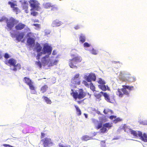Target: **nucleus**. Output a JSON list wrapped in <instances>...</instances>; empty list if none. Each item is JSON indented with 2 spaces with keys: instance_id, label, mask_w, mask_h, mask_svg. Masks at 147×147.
I'll use <instances>...</instances> for the list:
<instances>
[{
  "instance_id": "f257e3e1",
  "label": "nucleus",
  "mask_w": 147,
  "mask_h": 147,
  "mask_svg": "<svg viewBox=\"0 0 147 147\" xmlns=\"http://www.w3.org/2000/svg\"><path fill=\"white\" fill-rule=\"evenodd\" d=\"M6 26L5 28L8 30H11L15 26L17 30H21L24 29L26 25L22 22H19V21L15 18L11 17L9 19L7 18L5 20Z\"/></svg>"
},
{
  "instance_id": "f03ea898",
  "label": "nucleus",
  "mask_w": 147,
  "mask_h": 147,
  "mask_svg": "<svg viewBox=\"0 0 147 147\" xmlns=\"http://www.w3.org/2000/svg\"><path fill=\"white\" fill-rule=\"evenodd\" d=\"M71 91L72 92H71L70 94L76 100L77 98L79 99H82L86 95V93L82 89H79L78 92L76 91H74L72 89H71Z\"/></svg>"
},
{
  "instance_id": "7ed1b4c3",
  "label": "nucleus",
  "mask_w": 147,
  "mask_h": 147,
  "mask_svg": "<svg viewBox=\"0 0 147 147\" xmlns=\"http://www.w3.org/2000/svg\"><path fill=\"white\" fill-rule=\"evenodd\" d=\"M129 93L130 92H128L127 90L123 87V88L121 89L118 88L116 92V94L119 97L121 98L123 96L124 94L128 96H129Z\"/></svg>"
},
{
  "instance_id": "20e7f679",
  "label": "nucleus",
  "mask_w": 147,
  "mask_h": 147,
  "mask_svg": "<svg viewBox=\"0 0 147 147\" xmlns=\"http://www.w3.org/2000/svg\"><path fill=\"white\" fill-rule=\"evenodd\" d=\"M100 93L102 94L105 98V99L107 102L111 103H114L115 101L114 96H110L106 92H100Z\"/></svg>"
},
{
  "instance_id": "39448f33",
  "label": "nucleus",
  "mask_w": 147,
  "mask_h": 147,
  "mask_svg": "<svg viewBox=\"0 0 147 147\" xmlns=\"http://www.w3.org/2000/svg\"><path fill=\"white\" fill-rule=\"evenodd\" d=\"M44 147H49L52 146L53 143L51 139L48 138H45L41 140Z\"/></svg>"
},
{
  "instance_id": "423d86ee",
  "label": "nucleus",
  "mask_w": 147,
  "mask_h": 147,
  "mask_svg": "<svg viewBox=\"0 0 147 147\" xmlns=\"http://www.w3.org/2000/svg\"><path fill=\"white\" fill-rule=\"evenodd\" d=\"M24 80L25 81V82L29 86L30 89L34 91L32 93L35 94L36 92L35 90V88L32 84V83L31 80L29 78L26 77H25L24 78Z\"/></svg>"
},
{
  "instance_id": "0eeeda50",
  "label": "nucleus",
  "mask_w": 147,
  "mask_h": 147,
  "mask_svg": "<svg viewBox=\"0 0 147 147\" xmlns=\"http://www.w3.org/2000/svg\"><path fill=\"white\" fill-rule=\"evenodd\" d=\"M52 51V48L47 44L45 45L42 49L43 53L45 54L47 53L49 55L51 54Z\"/></svg>"
},
{
  "instance_id": "6e6552de",
  "label": "nucleus",
  "mask_w": 147,
  "mask_h": 147,
  "mask_svg": "<svg viewBox=\"0 0 147 147\" xmlns=\"http://www.w3.org/2000/svg\"><path fill=\"white\" fill-rule=\"evenodd\" d=\"M79 76V74H75L74 77L72 79V81L74 84L76 85H79L80 84L81 81Z\"/></svg>"
},
{
  "instance_id": "1a4fd4ad",
  "label": "nucleus",
  "mask_w": 147,
  "mask_h": 147,
  "mask_svg": "<svg viewBox=\"0 0 147 147\" xmlns=\"http://www.w3.org/2000/svg\"><path fill=\"white\" fill-rule=\"evenodd\" d=\"M85 79L88 82H91L92 81H95L96 80V77L94 74L90 73L88 76L85 77Z\"/></svg>"
},
{
  "instance_id": "9d476101",
  "label": "nucleus",
  "mask_w": 147,
  "mask_h": 147,
  "mask_svg": "<svg viewBox=\"0 0 147 147\" xmlns=\"http://www.w3.org/2000/svg\"><path fill=\"white\" fill-rule=\"evenodd\" d=\"M138 136L142 141L144 142H147V134H146L144 133L143 135L142 132L138 131Z\"/></svg>"
},
{
  "instance_id": "9b49d317",
  "label": "nucleus",
  "mask_w": 147,
  "mask_h": 147,
  "mask_svg": "<svg viewBox=\"0 0 147 147\" xmlns=\"http://www.w3.org/2000/svg\"><path fill=\"white\" fill-rule=\"evenodd\" d=\"M128 75V74L125 72H121L120 73L119 78L120 80L125 81L127 80V79L126 76Z\"/></svg>"
},
{
  "instance_id": "f8f14e48",
  "label": "nucleus",
  "mask_w": 147,
  "mask_h": 147,
  "mask_svg": "<svg viewBox=\"0 0 147 147\" xmlns=\"http://www.w3.org/2000/svg\"><path fill=\"white\" fill-rule=\"evenodd\" d=\"M29 3L30 6L34 9H35L37 7L38 1L36 0H30Z\"/></svg>"
},
{
  "instance_id": "ddd939ff",
  "label": "nucleus",
  "mask_w": 147,
  "mask_h": 147,
  "mask_svg": "<svg viewBox=\"0 0 147 147\" xmlns=\"http://www.w3.org/2000/svg\"><path fill=\"white\" fill-rule=\"evenodd\" d=\"M82 59V58L80 57L77 56L70 59V60L72 64L74 63L80 62L81 61Z\"/></svg>"
},
{
  "instance_id": "4468645a",
  "label": "nucleus",
  "mask_w": 147,
  "mask_h": 147,
  "mask_svg": "<svg viewBox=\"0 0 147 147\" xmlns=\"http://www.w3.org/2000/svg\"><path fill=\"white\" fill-rule=\"evenodd\" d=\"M63 24L62 22L57 20L54 21L52 23V25L53 27H56L61 26Z\"/></svg>"
},
{
  "instance_id": "2eb2a0df",
  "label": "nucleus",
  "mask_w": 147,
  "mask_h": 147,
  "mask_svg": "<svg viewBox=\"0 0 147 147\" xmlns=\"http://www.w3.org/2000/svg\"><path fill=\"white\" fill-rule=\"evenodd\" d=\"M24 35V34L23 32L19 33L16 36V40L18 42L20 41L23 38Z\"/></svg>"
},
{
  "instance_id": "dca6fc26",
  "label": "nucleus",
  "mask_w": 147,
  "mask_h": 147,
  "mask_svg": "<svg viewBox=\"0 0 147 147\" xmlns=\"http://www.w3.org/2000/svg\"><path fill=\"white\" fill-rule=\"evenodd\" d=\"M98 86L99 88L104 91H106L107 89L108 90H109V88L107 86H106L105 84L99 85Z\"/></svg>"
},
{
  "instance_id": "f3484780",
  "label": "nucleus",
  "mask_w": 147,
  "mask_h": 147,
  "mask_svg": "<svg viewBox=\"0 0 147 147\" xmlns=\"http://www.w3.org/2000/svg\"><path fill=\"white\" fill-rule=\"evenodd\" d=\"M103 113L105 114L111 115L113 113V111L109 109H105L103 111Z\"/></svg>"
},
{
  "instance_id": "a211bd4d",
  "label": "nucleus",
  "mask_w": 147,
  "mask_h": 147,
  "mask_svg": "<svg viewBox=\"0 0 147 147\" xmlns=\"http://www.w3.org/2000/svg\"><path fill=\"white\" fill-rule=\"evenodd\" d=\"M48 88V86L46 85H45L41 88L40 90L42 93H44L47 90Z\"/></svg>"
},
{
  "instance_id": "6ab92c4d",
  "label": "nucleus",
  "mask_w": 147,
  "mask_h": 147,
  "mask_svg": "<svg viewBox=\"0 0 147 147\" xmlns=\"http://www.w3.org/2000/svg\"><path fill=\"white\" fill-rule=\"evenodd\" d=\"M27 43L30 45H32L34 43V40L33 38H28L27 41Z\"/></svg>"
},
{
  "instance_id": "aec40b11",
  "label": "nucleus",
  "mask_w": 147,
  "mask_h": 147,
  "mask_svg": "<svg viewBox=\"0 0 147 147\" xmlns=\"http://www.w3.org/2000/svg\"><path fill=\"white\" fill-rule=\"evenodd\" d=\"M42 49V47L41 46L39 43H37L36 44L35 49L37 53L40 52L41 51Z\"/></svg>"
},
{
  "instance_id": "412c9836",
  "label": "nucleus",
  "mask_w": 147,
  "mask_h": 147,
  "mask_svg": "<svg viewBox=\"0 0 147 147\" xmlns=\"http://www.w3.org/2000/svg\"><path fill=\"white\" fill-rule=\"evenodd\" d=\"M79 40L80 42L83 43L86 40L85 36L83 34H81L79 37Z\"/></svg>"
},
{
  "instance_id": "4be33fe9",
  "label": "nucleus",
  "mask_w": 147,
  "mask_h": 147,
  "mask_svg": "<svg viewBox=\"0 0 147 147\" xmlns=\"http://www.w3.org/2000/svg\"><path fill=\"white\" fill-rule=\"evenodd\" d=\"M10 67V69L14 71H16L17 70V67L20 68V67L18 66L19 65H9Z\"/></svg>"
},
{
  "instance_id": "5701e85b",
  "label": "nucleus",
  "mask_w": 147,
  "mask_h": 147,
  "mask_svg": "<svg viewBox=\"0 0 147 147\" xmlns=\"http://www.w3.org/2000/svg\"><path fill=\"white\" fill-rule=\"evenodd\" d=\"M122 87L125 88V89H128L129 91H128V92H130V91L132 90L134 88V87L133 86H127V85H123Z\"/></svg>"
},
{
  "instance_id": "b1692460",
  "label": "nucleus",
  "mask_w": 147,
  "mask_h": 147,
  "mask_svg": "<svg viewBox=\"0 0 147 147\" xmlns=\"http://www.w3.org/2000/svg\"><path fill=\"white\" fill-rule=\"evenodd\" d=\"M49 57V55H47L42 57L41 59V62L42 63H46L47 60V59Z\"/></svg>"
},
{
  "instance_id": "393cba45",
  "label": "nucleus",
  "mask_w": 147,
  "mask_h": 147,
  "mask_svg": "<svg viewBox=\"0 0 147 147\" xmlns=\"http://www.w3.org/2000/svg\"><path fill=\"white\" fill-rule=\"evenodd\" d=\"M43 98L45 100V102L47 104H51L52 103V101L47 96H43Z\"/></svg>"
},
{
  "instance_id": "a878e982",
  "label": "nucleus",
  "mask_w": 147,
  "mask_h": 147,
  "mask_svg": "<svg viewBox=\"0 0 147 147\" xmlns=\"http://www.w3.org/2000/svg\"><path fill=\"white\" fill-rule=\"evenodd\" d=\"M8 63L9 64H16L17 63V61L15 59L11 58L9 60Z\"/></svg>"
},
{
  "instance_id": "bb28decb",
  "label": "nucleus",
  "mask_w": 147,
  "mask_h": 147,
  "mask_svg": "<svg viewBox=\"0 0 147 147\" xmlns=\"http://www.w3.org/2000/svg\"><path fill=\"white\" fill-rule=\"evenodd\" d=\"M74 107L76 109V111L77 113V115L78 116H80L81 115V111L79 107L77 105H75Z\"/></svg>"
},
{
  "instance_id": "cd10ccee",
  "label": "nucleus",
  "mask_w": 147,
  "mask_h": 147,
  "mask_svg": "<svg viewBox=\"0 0 147 147\" xmlns=\"http://www.w3.org/2000/svg\"><path fill=\"white\" fill-rule=\"evenodd\" d=\"M44 7L45 8H50V7H52L53 5L52 4L50 3H45L43 5Z\"/></svg>"
},
{
  "instance_id": "c85d7f7f",
  "label": "nucleus",
  "mask_w": 147,
  "mask_h": 147,
  "mask_svg": "<svg viewBox=\"0 0 147 147\" xmlns=\"http://www.w3.org/2000/svg\"><path fill=\"white\" fill-rule=\"evenodd\" d=\"M42 65V69L44 70L49 69L51 66H53V65Z\"/></svg>"
},
{
  "instance_id": "c756f323",
  "label": "nucleus",
  "mask_w": 147,
  "mask_h": 147,
  "mask_svg": "<svg viewBox=\"0 0 147 147\" xmlns=\"http://www.w3.org/2000/svg\"><path fill=\"white\" fill-rule=\"evenodd\" d=\"M90 139V138L89 136L87 135H85L83 136L82 138V140L86 141Z\"/></svg>"
},
{
  "instance_id": "7c9ffc66",
  "label": "nucleus",
  "mask_w": 147,
  "mask_h": 147,
  "mask_svg": "<svg viewBox=\"0 0 147 147\" xmlns=\"http://www.w3.org/2000/svg\"><path fill=\"white\" fill-rule=\"evenodd\" d=\"M130 132L131 134L133 135L135 137H138V133H137V131L134 130H132Z\"/></svg>"
},
{
  "instance_id": "2f4dec72",
  "label": "nucleus",
  "mask_w": 147,
  "mask_h": 147,
  "mask_svg": "<svg viewBox=\"0 0 147 147\" xmlns=\"http://www.w3.org/2000/svg\"><path fill=\"white\" fill-rule=\"evenodd\" d=\"M98 82L101 85L105 84V81L102 80L101 78H99L98 79Z\"/></svg>"
},
{
  "instance_id": "473e14b6",
  "label": "nucleus",
  "mask_w": 147,
  "mask_h": 147,
  "mask_svg": "<svg viewBox=\"0 0 147 147\" xmlns=\"http://www.w3.org/2000/svg\"><path fill=\"white\" fill-rule=\"evenodd\" d=\"M107 129L106 128L103 126L100 129V132L102 133H105L107 131Z\"/></svg>"
},
{
  "instance_id": "72a5a7b5",
  "label": "nucleus",
  "mask_w": 147,
  "mask_h": 147,
  "mask_svg": "<svg viewBox=\"0 0 147 147\" xmlns=\"http://www.w3.org/2000/svg\"><path fill=\"white\" fill-rule=\"evenodd\" d=\"M103 126L105 127V128H110L111 127V125L110 123H106L103 124Z\"/></svg>"
},
{
  "instance_id": "f704fd0d",
  "label": "nucleus",
  "mask_w": 147,
  "mask_h": 147,
  "mask_svg": "<svg viewBox=\"0 0 147 147\" xmlns=\"http://www.w3.org/2000/svg\"><path fill=\"white\" fill-rule=\"evenodd\" d=\"M90 89L93 92L95 91V87L92 82H90Z\"/></svg>"
},
{
  "instance_id": "c9c22d12",
  "label": "nucleus",
  "mask_w": 147,
  "mask_h": 147,
  "mask_svg": "<svg viewBox=\"0 0 147 147\" xmlns=\"http://www.w3.org/2000/svg\"><path fill=\"white\" fill-rule=\"evenodd\" d=\"M8 4L10 5L11 7L12 8H14L15 6H16V4L11 1H9Z\"/></svg>"
},
{
  "instance_id": "e433bc0d",
  "label": "nucleus",
  "mask_w": 147,
  "mask_h": 147,
  "mask_svg": "<svg viewBox=\"0 0 147 147\" xmlns=\"http://www.w3.org/2000/svg\"><path fill=\"white\" fill-rule=\"evenodd\" d=\"M38 12L36 11H32L30 13L31 15H32L34 16H36L38 14Z\"/></svg>"
},
{
  "instance_id": "4c0bfd02",
  "label": "nucleus",
  "mask_w": 147,
  "mask_h": 147,
  "mask_svg": "<svg viewBox=\"0 0 147 147\" xmlns=\"http://www.w3.org/2000/svg\"><path fill=\"white\" fill-rule=\"evenodd\" d=\"M102 123H99L97 126H96L95 128L96 129H98L102 127Z\"/></svg>"
},
{
  "instance_id": "58836bf2",
  "label": "nucleus",
  "mask_w": 147,
  "mask_h": 147,
  "mask_svg": "<svg viewBox=\"0 0 147 147\" xmlns=\"http://www.w3.org/2000/svg\"><path fill=\"white\" fill-rule=\"evenodd\" d=\"M26 36L28 38H31V37H32L34 36L33 33L32 32H28L26 34Z\"/></svg>"
},
{
  "instance_id": "ea45409f",
  "label": "nucleus",
  "mask_w": 147,
  "mask_h": 147,
  "mask_svg": "<svg viewBox=\"0 0 147 147\" xmlns=\"http://www.w3.org/2000/svg\"><path fill=\"white\" fill-rule=\"evenodd\" d=\"M33 26H34L36 27V29H38L40 28V24H33Z\"/></svg>"
},
{
  "instance_id": "a19ab883",
  "label": "nucleus",
  "mask_w": 147,
  "mask_h": 147,
  "mask_svg": "<svg viewBox=\"0 0 147 147\" xmlns=\"http://www.w3.org/2000/svg\"><path fill=\"white\" fill-rule=\"evenodd\" d=\"M19 8L17 7H14L13 9V11L16 13V14L18 13L19 11Z\"/></svg>"
},
{
  "instance_id": "79ce46f5",
  "label": "nucleus",
  "mask_w": 147,
  "mask_h": 147,
  "mask_svg": "<svg viewBox=\"0 0 147 147\" xmlns=\"http://www.w3.org/2000/svg\"><path fill=\"white\" fill-rule=\"evenodd\" d=\"M140 124L143 125H147V120L142 121L140 122Z\"/></svg>"
},
{
  "instance_id": "37998d69",
  "label": "nucleus",
  "mask_w": 147,
  "mask_h": 147,
  "mask_svg": "<svg viewBox=\"0 0 147 147\" xmlns=\"http://www.w3.org/2000/svg\"><path fill=\"white\" fill-rule=\"evenodd\" d=\"M121 121V119L119 118L118 117L114 120L113 121L114 123H116L120 121Z\"/></svg>"
},
{
  "instance_id": "c03bdc74",
  "label": "nucleus",
  "mask_w": 147,
  "mask_h": 147,
  "mask_svg": "<svg viewBox=\"0 0 147 147\" xmlns=\"http://www.w3.org/2000/svg\"><path fill=\"white\" fill-rule=\"evenodd\" d=\"M91 52L92 54L95 55H96L97 53L96 51L94 49H92L91 50Z\"/></svg>"
},
{
  "instance_id": "a18cd8bd",
  "label": "nucleus",
  "mask_w": 147,
  "mask_h": 147,
  "mask_svg": "<svg viewBox=\"0 0 147 147\" xmlns=\"http://www.w3.org/2000/svg\"><path fill=\"white\" fill-rule=\"evenodd\" d=\"M82 83L84 84L86 87H88L89 86V85L88 83L85 80L83 81Z\"/></svg>"
},
{
  "instance_id": "49530a36",
  "label": "nucleus",
  "mask_w": 147,
  "mask_h": 147,
  "mask_svg": "<svg viewBox=\"0 0 147 147\" xmlns=\"http://www.w3.org/2000/svg\"><path fill=\"white\" fill-rule=\"evenodd\" d=\"M4 58L5 59H7L9 57V56L7 53H5L4 55Z\"/></svg>"
},
{
  "instance_id": "de8ad7c7",
  "label": "nucleus",
  "mask_w": 147,
  "mask_h": 147,
  "mask_svg": "<svg viewBox=\"0 0 147 147\" xmlns=\"http://www.w3.org/2000/svg\"><path fill=\"white\" fill-rule=\"evenodd\" d=\"M84 47H89L90 46V45L87 42H85L84 44Z\"/></svg>"
},
{
  "instance_id": "09e8293b",
  "label": "nucleus",
  "mask_w": 147,
  "mask_h": 147,
  "mask_svg": "<svg viewBox=\"0 0 147 147\" xmlns=\"http://www.w3.org/2000/svg\"><path fill=\"white\" fill-rule=\"evenodd\" d=\"M116 116L114 115H111L109 117V118L111 119H115Z\"/></svg>"
},
{
  "instance_id": "8fccbe9b",
  "label": "nucleus",
  "mask_w": 147,
  "mask_h": 147,
  "mask_svg": "<svg viewBox=\"0 0 147 147\" xmlns=\"http://www.w3.org/2000/svg\"><path fill=\"white\" fill-rule=\"evenodd\" d=\"M80 28V26L79 25H77L76 26H75L74 27V28L76 30H77L79 29Z\"/></svg>"
},
{
  "instance_id": "3c124183",
  "label": "nucleus",
  "mask_w": 147,
  "mask_h": 147,
  "mask_svg": "<svg viewBox=\"0 0 147 147\" xmlns=\"http://www.w3.org/2000/svg\"><path fill=\"white\" fill-rule=\"evenodd\" d=\"M37 67L40 69H42V65H38Z\"/></svg>"
},
{
  "instance_id": "603ef678",
  "label": "nucleus",
  "mask_w": 147,
  "mask_h": 147,
  "mask_svg": "<svg viewBox=\"0 0 147 147\" xmlns=\"http://www.w3.org/2000/svg\"><path fill=\"white\" fill-rule=\"evenodd\" d=\"M45 136V133L42 132L41 133V136H40V138L41 139L43 138Z\"/></svg>"
},
{
  "instance_id": "864d4df0",
  "label": "nucleus",
  "mask_w": 147,
  "mask_h": 147,
  "mask_svg": "<svg viewBox=\"0 0 147 147\" xmlns=\"http://www.w3.org/2000/svg\"><path fill=\"white\" fill-rule=\"evenodd\" d=\"M3 145L5 147H14L9 145L7 144H3Z\"/></svg>"
},
{
  "instance_id": "5fc2aeb1",
  "label": "nucleus",
  "mask_w": 147,
  "mask_h": 147,
  "mask_svg": "<svg viewBox=\"0 0 147 147\" xmlns=\"http://www.w3.org/2000/svg\"><path fill=\"white\" fill-rule=\"evenodd\" d=\"M42 53L41 52L40 53H38L37 54V57H38V59L39 58V57L42 54Z\"/></svg>"
},
{
  "instance_id": "6e6d98bb",
  "label": "nucleus",
  "mask_w": 147,
  "mask_h": 147,
  "mask_svg": "<svg viewBox=\"0 0 147 147\" xmlns=\"http://www.w3.org/2000/svg\"><path fill=\"white\" fill-rule=\"evenodd\" d=\"M113 63H114V64H117V63H120V62L119 61H114V62Z\"/></svg>"
},
{
  "instance_id": "4d7b16f0",
  "label": "nucleus",
  "mask_w": 147,
  "mask_h": 147,
  "mask_svg": "<svg viewBox=\"0 0 147 147\" xmlns=\"http://www.w3.org/2000/svg\"><path fill=\"white\" fill-rule=\"evenodd\" d=\"M2 58V55L1 52L0 51V59Z\"/></svg>"
},
{
  "instance_id": "13d9d810",
  "label": "nucleus",
  "mask_w": 147,
  "mask_h": 147,
  "mask_svg": "<svg viewBox=\"0 0 147 147\" xmlns=\"http://www.w3.org/2000/svg\"><path fill=\"white\" fill-rule=\"evenodd\" d=\"M4 20V19L3 18H2L1 19H0V22H1L3 21Z\"/></svg>"
},
{
  "instance_id": "bf43d9fd",
  "label": "nucleus",
  "mask_w": 147,
  "mask_h": 147,
  "mask_svg": "<svg viewBox=\"0 0 147 147\" xmlns=\"http://www.w3.org/2000/svg\"><path fill=\"white\" fill-rule=\"evenodd\" d=\"M84 115L86 118H87L88 117V115L84 113Z\"/></svg>"
},
{
  "instance_id": "052dcab7",
  "label": "nucleus",
  "mask_w": 147,
  "mask_h": 147,
  "mask_svg": "<svg viewBox=\"0 0 147 147\" xmlns=\"http://www.w3.org/2000/svg\"><path fill=\"white\" fill-rule=\"evenodd\" d=\"M34 22H39V21L38 20H36L34 21Z\"/></svg>"
},
{
  "instance_id": "680f3d73",
  "label": "nucleus",
  "mask_w": 147,
  "mask_h": 147,
  "mask_svg": "<svg viewBox=\"0 0 147 147\" xmlns=\"http://www.w3.org/2000/svg\"><path fill=\"white\" fill-rule=\"evenodd\" d=\"M75 66H74V65H70V67L71 68H74V67Z\"/></svg>"
},
{
  "instance_id": "e2e57ef3",
  "label": "nucleus",
  "mask_w": 147,
  "mask_h": 147,
  "mask_svg": "<svg viewBox=\"0 0 147 147\" xmlns=\"http://www.w3.org/2000/svg\"><path fill=\"white\" fill-rule=\"evenodd\" d=\"M60 147H64V146H63L62 145H61L59 146Z\"/></svg>"
},
{
  "instance_id": "0e129e2a",
  "label": "nucleus",
  "mask_w": 147,
  "mask_h": 147,
  "mask_svg": "<svg viewBox=\"0 0 147 147\" xmlns=\"http://www.w3.org/2000/svg\"><path fill=\"white\" fill-rule=\"evenodd\" d=\"M78 102L79 104H80V101H78Z\"/></svg>"
},
{
  "instance_id": "69168bd1",
  "label": "nucleus",
  "mask_w": 147,
  "mask_h": 147,
  "mask_svg": "<svg viewBox=\"0 0 147 147\" xmlns=\"http://www.w3.org/2000/svg\"><path fill=\"white\" fill-rule=\"evenodd\" d=\"M38 63H39V64H40V65H41V63H40V61H39V62Z\"/></svg>"
},
{
  "instance_id": "338daca9",
  "label": "nucleus",
  "mask_w": 147,
  "mask_h": 147,
  "mask_svg": "<svg viewBox=\"0 0 147 147\" xmlns=\"http://www.w3.org/2000/svg\"><path fill=\"white\" fill-rule=\"evenodd\" d=\"M101 142L104 143H105V141H102Z\"/></svg>"
},
{
  "instance_id": "774afa93",
  "label": "nucleus",
  "mask_w": 147,
  "mask_h": 147,
  "mask_svg": "<svg viewBox=\"0 0 147 147\" xmlns=\"http://www.w3.org/2000/svg\"><path fill=\"white\" fill-rule=\"evenodd\" d=\"M43 79H46V78H43Z\"/></svg>"
}]
</instances>
